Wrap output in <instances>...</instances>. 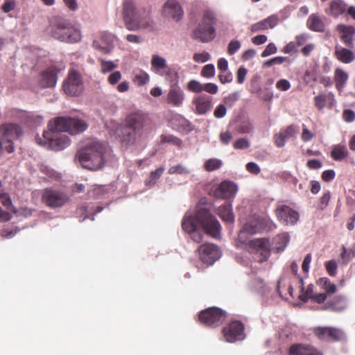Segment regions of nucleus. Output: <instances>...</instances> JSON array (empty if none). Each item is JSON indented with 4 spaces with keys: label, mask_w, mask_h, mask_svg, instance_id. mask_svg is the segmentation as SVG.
<instances>
[{
    "label": "nucleus",
    "mask_w": 355,
    "mask_h": 355,
    "mask_svg": "<svg viewBox=\"0 0 355 355\" xmlns=\"http://www.w3.org/2000/svg\"><path fill=\"white\" fill-rule=\"evenodd\" d=\"M198 227H201L207 234L213 237L220 234V225L218 220L211 214L210 209L202 205L197 206L194 216L187 213L182 221V229L190 234L191 239L196 243L201 242L203 236L197 230Z\"/></svg>",
    "instance_id": "1"
},
{
    "label": "nucleus",
    "mask_w": 355,
    "mask_h": 355,
    "mask_svg": "<svg viewBox=\"0 0 355 355\" xmlns=\"http://www.w3.org/2000/svg\"><path fill=\"white\" fill-rule=\"evenodd\" d=\"M49 128L51 132H44V137L49 140V146L53 150L64 149L70 144V139L62 132L76 135L85 131L87 124L82 119L71 117H58L50 121Z\"/></svg>",
    "instance_id": "2"
},
{
    "label": "nucleus",
    "mask_w": 355,
    "mask_h": 355,
    "mask_svg": "<svg viewBox=\"0 0 355 355\" xmlns=\"http://www.w3.org/2000/svg\"><path fill=\"white\" fill-rule=\"evenodd\" d=\"M148 116L141 110L128 114L123 123L116 129V135L125 145H133L141 137L144 128L148 122Z\"/></svg>",
    "instance_id": "3"
},
{
    "label": "nucleus",
    "mask_w": 355,
    "mask_h": 355,
    "mask_svg": "<svg viewBox=\"0 0 355 355\" xmlns=\"http://www.w3.org/2000/svg\"><path fill=\"white\" fill-rule=\"evenodd\" d=\"M122 14L125 26L129 31L145 29L152 32L156 29L150 10L144 7H137L133 1H123Z\"/></svg>",
    "instance_id": "4"
},
{
    "label": "nucleus",
    "mask_w": 355,
    "mask_h": 355,
    "mask_svg": "<svg viewBox=\"0 0 355 355\" xmlns=\"http://www.w3.org/2000/svg\"><path fill=\"white\" fill-rule=\"evenodd\" d=\"M105 146L99 141H92L79 150L76 157L83 168L91 171L101 169L105 164Z\"/></svg>",
    "instance_id": "5"
},
{
    "label": "nucleus",
    "mask_w": 355,
    "mask_h": 355,
    "mask_svg": "<svg viewBox=\"0 0 355 355\" xmlns=\"http://www.w3.org/2000/svg\"><path fill=\"white\" fill-rule=\"evenodd\" d=\"M216 21V17L214 11L205 10L200 22L192 33V38L204 43L211 41L215 37L214 24Z\"/></svg>",
    "instance_id": "6"
},
{
    "label": "nucleus",
    "mask_w": 355,
    "mask_h": 355,
    "mask_svg": "<svg viewBox=\"0 0 355 355\" xmlns=\"http://www.w3.org/2000/svg\"><path fill=\"white\" fill-rule=\"evenodd\" d=\"M51 35L56 40L69 43H76L81 39L80 31L67 21H60L53 26Z\"/></svg>",
    "instance_id": "7"
},
{
    "label": "nucleus",
    "mask_w": 355,
    "mask_h": 355,
    "mask_svg": "<svg viewBox=\"0 0 355 355\" xmlns=\"http://www.w3.org/2000/svg\"><path fill=\"white\" fill-rule=\"evenodd\" d=\"M227 318L225 311L218 307H209L199 313V321L209 327H217L220 326Z\"/></svg>",
    "instance_id": "8"
},
{
    "label": "nucleus",
    "mask_w": 355,
    "mask_h": 355,
    "mask_svg": "<svg viewBox=\"0 0 355 355\" xmlns=\"http://www.w3.org/2000/svg\"><path fill=\"white\" fill-rule=\"evenodd\" d=\"M62 89L68 96H79L84 90L81 74L75 69H70L67 78L62 83Z\"/></svg>",
    "instance_id": "9"
},
{
    "label": "nucleus",
    "mask_w": 355,
    "mask_h": 355,
    "mask_svg": "<svg viewBox=\"0 0 355 355\" xmlns=\"http://www.w3.org/2000/svg\"><path fill=\"white\" fill-rule=\"evenodd\" d=\"M247 250L252 254H259V262L262 263L268 259L270 255L271 245L267 238L254 239L245 243Z\"/></svg>",
    "instance_id": "10"
},
{
    "label": "nucleus",
    "mask_w": 355,
    "mask_h": 355,
    "mask_svg": "<svg viewBox=\"0 0 355 355\" xmlns=\"http://www.w3.org/2000/svg\"><path fill=\"white\" fill-rule=\"evenodd\" d=\"M151 71L169 82H173L178 77V72L167 64L166 59L158 55L152 56Z\"/></svg>",
    "instance_id": "11"
},
{
    "label": "nucleus",
    "mask_w": 355,
    "mask_h": 355,
    "mask_svg": "<svg viewBox=\"0 0 355 355\" xmlns=\"http://www.w3.org/2000/svg\"><path fill=\"white\" fill-rule=\"evenodd\" d=\"M244 324L239 320H233L224 327L222 333L228 343L243 340L245 337Z\"/></svg>",
    "instance_id": "12"
},
{
    "label": "nucleus",
    "mask_w": 355,
    "mask_h": 355,
    "mask_svg": "<svg viewBox=\"0 0 355 355\" xmlns=\"http://www.w3.org/2000/svg\"><path fill=\"white\" fill-rule=\"evenodd\" d=\"M313 334L319 340L327 342H338L345 338L342 329L331 327H317L313 329Z\"/></svg>",
    "instance_id": "13"
},
{
    "label": "nucleus",
    "mask_w": 355,
    "mask_h": 355,
    "mask_svg": "<svg viewBox=\"0 0 355 355\" xmlns=\"http://www.w3.org/2000/svg\"><path fill=\"white\" fill-rule=\"evenodd\" d=\"M184 14V10L178 0H167L162 6V16L168 20L179 22Z\"/></svg>",
    "instance_id": "14"
},
{
    "label": "nucleus",
    "mask_w": 355,
    "mask_h": 355,
    "mask_svg": "<svg viewBox=\"0 0 355 355\" xmlns=\"http://www.w3.org/2000/svg\"><path fill=\"white\" fill-rule=\"evenodd\" d=\"M42 202L48 207L57 208L62 207L68 200L67 194L53 189H46L42 196Z\"/></svg>",
    "instance_id": "15"
},
{
    "label": "nucleus",
    "mask_w": 355,
    "mask_h": 355,
    "mask_svg": "<svg viewBox=\"0 0 355 355\" xmlns=\"http://www.w3.org/2000/svg\"><path fill=\"white\" fill-rule=\"evenodd\" d=\"M198 254L200 259L207 265L213 264L220 257V251L218 246L205 243L199 246Z\"/></svg>",
    "instance_id": "16"
},
{
    "label": "nucleus",
    "mask_w": 355,
    "mask_h": 355,
    "mask_svg": "<svg viewBox=\"0 0 355 355\" xmlns=\"http://www.w3.org/2000/svg\"><path fill=\"white\" fill-rule=\"evenodd\" d=\"M300 284V300L306 302L309 300H312L318 304H322L326 301L325 294L315 293L314 292V286L311 284L306 288L304 286V280L302 277H299Z\"/></svg>",
    "instance_id": "17"
},
{
    "label": "nucleus",
    "mask_w": 355,
    "mask_h": 355,
    "mask_svg": "<svg viewBox=\"0 0 355 355\" xmlns=\"http://www.w3.org/2000/svg\"><path fill=\"white\" fill-rule=\"evenodd\" d=\"M237 191L236 185L231 181L224 180L211 189L213 196L217 198L230 199L233 198Z\"/></svg>",
    "instance_id": "18"
},
{
    "label": "nucleus",
    "mask_w": 355,
    "mask_h": 355,
    "mask_svg": "<svg viewBox=\"0 0 355 355\" xmlns=\"http://www.w3.org/2000/svg\"><path fill=\"white\" fill-rule=\"evenodd\" d=\"M191 104L195 114L205 115L213 107L212 97L207 94L198 95L193 98Z\"/></svg>",
    "instance_id": "19"
},
{
    "label": "nucleus",
    "mask_w": 355,
    "mask_h": 355,
    "mask_svg": "<svg viewBox=\"0 0 355 355\" xmlns=\"http://www.w3.org/2000/svg\"><path fill=\"white\" fill-rule=\"evenodd\" d=\"M275 213L279 220L285 225H295L299 219L298 212L285 205H279Z\"/></svg>",
    "instance_id": "20"
},
{
    "label": "nucleus",
    "mask_w": 355,
    "mask_h": 355,
    "mask_svg": "<svg viewBox=\"0 0 355 355\" xmlns=\"http://www.w3.org/2000/svg\"><path fill=\"white\" fill-rule=\"evenodd\" d=\"M298 132V128L295 125H290L282 128L278 133L274 135V143L276 146L282 148L284 146L287 139L294 137Z\"/></svg>",
    "instance_id": "21"
},
{
    "label": "nucleus",
    "mask_w": 355,
    "mask_h": 355,
    "mask_svg": "<svg viewBox=\"0 0 355 355\" xmlns=\"http://www.w3.org/2000/svg\"><path fill=\"white\" fill-rule=\"evenodd\" d=\"M1 132L3 140L7 142H12L14 139L19 138L23 135L21 126L15 123L5 124L1 128Z\"/></svg>",
    "instance_id": "22"
},
{
    "label": "nucleus",
    "mask_w": 355,
    "mask_h": 355,
    "mask_svg": "<svg viewBox=\"0 0 355 355\" xmlns=\"http://www.w3.org/2000/svg\"><path fill=\"white\" fill-rule=\"evenodd\" d=\"M184 101V93L183 90L177 85L171 86L167 96V103L173 107H180Z\"/></svg>",
    "instance_id": "23"
},
{
    "label": "nucleus",
    "mask_w": 355,
    "mask_h": 355,
    "mask_svg": "<svg viewBox=\"0 0 355 355\" xmlns=\"http://www.w3.org/2000/svg\"><path fill=\"white\" fill-rule=\"evenodd\" d=\"M57 71L54 68L50 67L43 71L38 79V83L42 88L53 87L57 83Z\"/></svg>",
    "instance_id": "24"
},
{
    "label": "nucleus",
    "mask_w": 355,
    "mask_h": 355,
    "mask_svg": "<svg viewBox=\"0 0 355 355\" xmlns=\"http://www.w3.org/2000/svg\"><path fill=\"white\" fill-rule=\"evenodd\" d=\"M347 8V4L344 0H331L324 12L329 17L338 18L346 12Z\"/></svg>",
    "instance_id": "25"
},
{
    "label": "nucleus",
    "mask_w": 355,
    "mask_h": 355,
    "mask_svg": "<svg viewBox=\"0 0 355 355\" xmlns=\"http://www.w3.org/2000/svg\"><path fill=\"white\" fill-rule=\"evenodd\" d=\"M100 37L102 44H100L98 40H94L93 42L94 47L104 53H109L113 48L114 35L108 32H102Z\"/></svg>",
    "instance_id": "26"
},
{
    "label": "nucleus",
    "mask_w": 355,
    "mask_h": 355,
    "mask_svg": "<svg viewBox=\"0 0 355 355\" xmlns=\"http://www.w3.org/2000/svg\"><path fill=\"white\" fill-rule=\"evenodd\" d=\"M336 29L340 33L343 42L348 46H352L355 35V28L352 26L340 24L337 25Z\"/></svg>",
    "instance_id": "27"
},
{
    "label": "nucleus",
    "mask_w": 355,
    "mask_h": 355,
    "mask_svg": "<svg viewBox=\"0 0 355 355\" xmlns=\"http://www.w3.org/2000/svg\"><path fill=\"white\" fill-rule=\"evenodd\" d=\"M278 23V17L275 15H272L267 18L253 24L250 26L252 33H256L261 31H265L268 28H273Z\"/></svg>",
    "instance_id": "28"
},
{
    "label": "nucleus",
    "mask_w": 355,
    "mask_h": 355,
    "mask_svg": "<svg viewBox=\"0 0 355 355\" xmlns=\"http://www.w3.org/2000/svg\"><path fill=\"white\" fill-rule=\"evenodd\" d=\"M288 355H322V354L311 346L294 344L290 347Z\"/></svg>",
    "instance_id": "29"
},
{
    "label": "nucleus",
    "mask_w": 355,
    "mask_h": 355,
    "mask_svg": "<svg viewBox=\"0 0 355 355\" xmlns=\"http://www.w3.org/2000/svg\"><path fill=\"white\" fill-rule=\"evenodd\" d=\"M334 57L340 62L349 64L355 60V53L347 48L336 46Z\"/></svg>",
    "instance_id": "30"
},
{
    "label": "nucleus",
    "mask_w": 355,
    "mask_h": 355,
    "mask_svg": "<svg viewBox=\"0 0 355 355\" xmlns=\"http://www.w3.org/2000/svg\"><path fill=\"white\" fill-rule=\"evenodd\" d=\"M347 307L346 299L343 295H336L332 300L327 301L323 306L324 310L340 311Z\"/></svg>",
    "instance_id": "31"
},
{
    "label": "nucleus",
    "mask_w": 355,
    "mask_h": 355,
    "mask_svg": "<svg viewBox=\"0 0 355 355\" xmlns=\"http://www.w3.org/2000/svg\"><path fill=\"white\" fill-rule=\"evenodd\" d=\"M306 26L312 31L322 33L325 29V24L318 14H311L307 21Z\"/></svg>",
    "instance_id": "32"
},
{
    "label": "nucleus",
    "mask_w": 355,
    "mask_h": 355,
    "mask_svg": "<svg viewBox=\"0 0 355 355\" xmlns=\"http://www.w3.org/2000/svg\"><path fill=\"white\" fill-rule=\"evenodd\" d=\"M349 78L348 73L341 68H336L334 71V82L338 91H342Z\"/></svg>",
    "instance_id": "33"
},
{
    "label": "nucleus",
    "mask_w": 355,
    "mask_h": 355,
    "mask_svg": "<svg viewBox=\"0 0 355 355\" xmlns=\"http://www.w3.org/2000/svg\"><path fill=\"white\" fill-rule=\"evenodd\" d=\"M317 284L324 290V293L320 294H325L326 300L327 297L335 293L337 291L336 286L333 284L327 277H321L317 281Z\"/></svg>",
    "instance_id": "34"
},
{
    "label": "nucleus",
    "mask_w": 355,
    "mask_h": 355,
    "mask_svg": "<svg viewBox=\"0 0 355 355\" xmlns=\"http://www.w3.org/2000/svg\"><path fill=\"white\" fill-rule=\"evenodd\" d=\"M217 214L220 218L225 222L233 223L234 220L232 205L230 203L225 202L224 205L220 206L218 209Z\"/></svg>",
    "instance_id": "35"
},
{
    "label": "nucleus",
    "mask_w": 355,
    "mask_h": 355,
    "mask_svg": "<svg viewBox=\"0 0 355 355\" xmlns=\"http://www.w3.org/2000/svg\"><path fill=\"white\" fill-rule=\"evenodd\" d=\"M349 155L347 147L343 144H338L333 147L331 157L335 161H341Z\"/></svg>",
    "instance_id": "36"
},
{
    "label": "nucleus",
    "mask_w": 355,
    "mask_h": 355,
    "mask_svg": "<svg viewBox=\"0 0 355 355\" xmlns=\"http://www.w3.org/2000/svg\"><path fill=\"white\" fill-rule=\"evenodd\" d=\"M258 231V228L254 222L248 223L244 225L242 230L239 234V241L241 243H244L245 241L243 240V236L245 233H249L250 234H253L257 233Z\"/></svg>",
    "instance_id": "37"
},
{
    "label": "nucleus",
    "mask_w": 355,
    "mask_h": 355,
    "mask_svg": "<svg viewBox=\"0 0 355 355\" xmlns=\"http://www.w3.org/2000/svg\"><path fill=\"white\" fill-rule=\"evenodd\" d=\"M222 166L221 160L216 158L207 159L204 164L205 169L207 171H213L220 168Z\"/></svg>",
    "instance_id": "38"
},
{
    "label": "nucleus",
    "mask_w": 355,
    "mask_h": 355,
    "mask_svg": "<svg viewBox=\"0 0 355 355\" xmlns=\"http://www.w3.org/2000/svg\"><path fill=\"white\" fill-rule=\"evenodd\" d=\"M160 143H170L179 147L182 144L180 139L172 135H162L160 136Z\"/></svg>",
    "instance_id": "39"
},
{
    "label": "nucleus",
    "mask_w": 355,
    "mask_h": 355,
    "mask_svg": "<svg viewBox=\"0 0 355 355\" xmlns=\"http://www.w3.org/2000/svg\"><path fill=\"white\" fill-rule=\"evenodd\" d=\"M203 84L196 80H191L187 83V88L189 92L193 93H201L202 92Z\"/></svg>",
    "instance_id": "40"
},
{
    "label": "nucleus",
    "mask_w": 355,
    "mask_h": 355,
    "mask_svg": "<svg viewBox=\"0 0 355 355\" xmlns=\"http://www.w3.org/2000/svg\"><path fill=\"white\" fill-rule=\"evenodd\" d=\"M133 80L135 83L137 84L139 86H142L149 81V76L145 71H140L135 75Z\"/></svg>",
    "instance_id": "41"
},
{
    "label": "nucleus",
    "mask_w": 355,
    "mask_h": 355,
    "mask_svg": "<svg viewBox=\"0 0 355 355\" xmlns=\"http://www.w3.org/2000/svg\"><path fill=\"white\" fill-rule=\"evenodd\" d=\"M190 171L184 166L182 164H178L176 166H173L169 168L168 173L169 174H180L185 175L189 174Z\"/></svg>",
    "instance_id": "42"
},
{
    "label": "nucleus",
    "mask_w": 355,
    "mask_h": 355,
    "mask_svg": "<svg viewBox=\"0 0 355 355\" xmlns=\"http://www.w3.org/2000/svg\"><path fill=\"white\" fill-rule=\"evenodd\" d=\"M327 273L331 276L335 277L337 274L338 265L335 260H329L324 264Z\"/></svg>",
    "instance_id": "43"
},
{
    "label": "nucleus",
    "mask_w": 355,
    "mask_h": 355,
    "mask_svg": "<svg viewBox=\"0 0 355 355\" xmlns=\"http://www.w3.org/2000/svg\"><path fill=\"white\" fill-rule=\"evenodd\" d=\"M200 74L205 78H212L215 74V67L212 64H208L204 66L201 70Z\"/></svg>",
    "instance_id": "44"
},
{
    "label": "nucleus",
    "mask_w": 355,
    "mask_h": 355,
    "mask_svg": "<svg viewBox=\"0 0 355 355\" xmlns=\"http://www.w3.org/2000/svg\"><path fill=\"white\" fill-rule=\"evenodd\" d=\"M164 171V168L159 167L154 171H152L150 175L149 180L148 184L153 185L155 184L157 180H158Z\"/></svg>",
    "instance_id": "45"
},
{
    "label": "nucleus",
    "mask_w": 355,
    "mask_h": 355,
    "mask_svg": "<svg viewBox=\"0 0 355 355\" xmlns=\"http://www.w3.org/2000/svg\"><path fill=\"white\" fill-rule=\"evenodd\" d=\"M101 72L103 73H106L113 71L115 68H116V64H115L112 61H105L103 60H101Z\"/></svg>",
    "instance_id": "46"
},
{
    "label": "nucleus",
    "mask_w": 355,
    "mask_h": 355,
    "mask_svg": "<svg viewBox=\"0 0 355 355\" xmlns=\"http://www.w3.org/2000/svg\"><path fill=\"white\" fill-rule=\"evenodd\" d=\"M16 7L15 0H4V3L1 6V10L5 13L13 10Z\"/></svg>",
    "instance_id": "47"
},
{
    "label": "nucleus",
    "mask_w": 355,
    "mask_h": 355,
    "mask_svg": "<svg viewBox=\"0 0 355 355\" xmlns=\"http://www.w3.org/2000/svg\"><path fill=\"white\" fill-rule=\"evenodd\" d=\"M250 144L249 141L247 139L245 138H241L237 139L234 144H233V146L235 149H247L250 147Z\"/></svg>",
    "instance_id": "48"
},
{
    "label": "nucleus",
    "mask_w": 355,
    "mask_h": 355,
    "mask_svg": "<svg viewBox=\"0 0 355 355\" xmlns=\"http://www.w3.org/2000/svg\"><path fill=\"white\" fill-rule=\"evenodd\" d=\"M26 123L29 125H34L39 124L42 121V117L40 116H35L33 114H28L26 116Z\"/></svg>",
    "instance_id": "49"
},
{
    "label": "nucleus",
    "mask_w": 355,
    "mask_h": 355,
    "mask_svg": "<svg viewBox=\"0 0 355 355\" xmlns=\"http://www.w3.org/2000/svg\"><path fill=\"white\" fill-rule=\"evenodd\" d=\"M331 198V193L329 191L325 192L320 198L318 207L320 209H324L329 205Z\"/></svg>",
    "instance_id": "50"
},
{
    "label": "nucleus",
    "mask_w": 355,
    "mask_h": 355,
    "mask_svg": "<svg viewBox=\"0 0 355 355\" xmlns=\"http://www.w3.org/2000/svg\"><path fill=\"white\" fill-rule=\"evenodd\" d=\"M277 51V46H275V44L272 42L271 43H269L266 49H264V51L261 53V57L263 58H266V57H268L272 54H275L276 53Z\"/></svg>",
    "instance_id": "51"
},
{
    "label": "nucleus",
    "mask_w": 355,
    "mask_h": 355,
    "mask_svg": "<svg viewBox=\"0 0 355 355\" xmlns=\"http://www.w3.org/2000/svg\"><path fill=\"white\" fill-rule=\"evenodd\" d=\"M241 42L238 40H232L227 47V53L229 55H234L240 48Z\"/></svg>",
    "instance_id": "52"
},
{
    "label": "nucleus",
    "mask_w": 355,
    "mask_h": 355,
    "mask_svg": "<svg viewBox=\"0 0 355 355\" xmlns=\"http://www.w3.org/2000/svg\"><path fill=\"white\" fill-rule=\"evenodd\" d=\"M0 202L8 210L12 209L13 206H12L11 198L7 193H1L0 194Z\"/></svg>",
    "instance_id": "53"
},
{
    "label": "nucleus",
    "mask_w": 355,
    "mask_h": 355,
    "mask_svg": "<svg viewBox=\"0 0 355 355\" xmlns=\"http://www.w3.org/2000/svg\"><path fill=\"white\" fill-rule=\"evenodd\" d=\"M327 97L324 94L316 96L314 98L315 106L320 110H322L325 106Z\"/></svg>",
    "instance_id": "54"
},
{
    "label": "nucleus",
    "mask_w": 355,
    "mask_h": 355,
    "mask_svg": "<svg viewBox=\"0 0 355 355\" xmlns=\"http://www.w3.org/2000/svg\"><path fill=\"white\" fill-rule=\"evenodd\" d=\"M193 59L196 62H205L210 59V55L207 52L194 53Z\"/></svg>",
    "instance_id": "55"
},
{
    "label": "nucleus",
    "mask_w": 355,
    "mask_h": 355,
    "mask_svg": "<svg viewBox=\"0 0 355 355\" xmlns=\"http://www.w3.org/2000/svg\"><path fill=\"white\" fill-rule=\"evenodd\" d=\"M202 91H205L210 94H216L218 91V88L216 84L208 83L203 85Z\"/></svg>",
    "instance_id": "56"
},
{
    "label": "nucleus",
    "mask_w": 355,
    "mask_h": 355,
    "mask_svg": "<svg viewBox=\"0 0 355 355\" xmlns=\"http://www.w3.org/2000/svg\"><path fill=\"white\" fill-rule=\"evenodd\" d=\"M121 78V73L120 71H116L113 73H112L108 78L107 81L110 85H116Z\"/></svg>",
    "instance_id": "57"
},
{
    "label": "nucleus",
    "mask_w": 355,
    "mask_h": 355,
    "mask_svg": "<svg viewBox=\"0 0 355 355\" xmlns=\"http://www.w3.org/2000/svg\"><path fill=\"white\" fill-rule=\"evenodd\" d=\"M343 119L347 122L351 123L355 120V112L352 110H345L343 112Z\"/></svg>",
    "instance_id": "58"
},
{
    "label": "nucleus",
    "mask_w": 355,
    "mask_h": 355,
    "mask_svg": "<svg viewBox=\"0 0 355 355\" xmlns=\"http://www.w3.org/2000/svg\"><path fill=\"white\" fill-rule=\"evenodd\" d=\"M301 137L303 141L308 142L314 137V135L304 125H303Z\"/></svg>",
    "instance_id": "59"
},
{
    "label": "nucleus",
    "mask_w": 355,
    "mask_h": 355,
    "mask_svg": "<svg viewBox=\"0 0 355 355\" xmlns=\"http://www.w3.org/2000/svg\"><path fill=\"white\" fill-rule=\"evenodd\" d=\"M226 111L227 110L225 106L220 104L216 107L214 112V115L216 118L218 119L223 118V116H225Z\"/></svg>",
    "instance_id": "60"
},
{
    "label": "nucleus",
    "mask_w": 355,
    "mask_h": 355,
    "mask_svg": "<svg viewBox=\"0 0 355 355\" xmlns=\"http://www.w3.org/2000/svg\"><path fill=\"white\" fill-rule=\"evenodd\" d=\"M336 176L335 171L334 170H326L322 173V179L324 182H330L334 179Z\"/></svg>",
    "instance_id": "61"
},
{
    "label": "nucleus",
    "mask_w": 355,
    "mask_h": 355,
    "mask_svg": "<svg viewBox=\"0 0 355 355\" xmlns=\"http://www.w3.org/2000/svg\"><path fill=\"white\" fill-rule=\"evenodd\" d=\"M246 169L248 172L257 175L261 172L259 166L254 162H249L246 164Z\"/></svg>",
    "instance_id": "62"
},
{
    "label": "nucleus",
    "mask_w": 355,
    "mask_h": 355,
    "mask_svg": "<svg viewBox=\"0 0 355 355\" xmlns=\"http://www.w3.org/2000/svg\"><path fill=\"white\" fill-rule=\"evenodd\" d=\"M276 87L282 91H287L291 87V84L287 80L282 79L277 83Z\"/></svg>",
    "instance_id": "63"
},
{
    "label": "nucleus",
    "mask_w": 355,
    "mask_h": 355,
    "mask_svg": "<svg viewBox=\"0 0 355 355\" xmlns=\"http://www.w3.org/2000/svg\"><path fill=\"white\" fill-rule=\"evenodd\" d=\"M232 139V135L228 131L223 132L220 134V141L225 145L229 144Z\"/></svg>",
    "instance_id": "64"
}]
</instances>
